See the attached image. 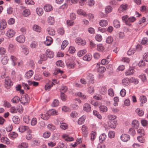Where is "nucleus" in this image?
<instances>
[{
	"label": "nucleus",
	"instance_id": "nucleus-1",
	"mask_svg": "<svg viewBox=\"0 0 148 148\" xmlns=\"http://www.w3.org/2000/svg\"><path fill=\"white\" fill-rule=\"evenodd\" d=\"M30 101V99L28 95L25 94L22 95L20 100V101L23 105L28 104Z\"/></svg>",
	"mask_w": 148,
	"mask_h": 148
},
{
	"label": "nucleus",
	"instance_id": "nucleus-2",
	"mask_svg": "<svg viewBox=\"0 0 148 148\" xmlns=\"http://www.w3.org/2000/svg\"><path fill=\"white\" fill-rule=\"evenodd\" d=\"M5 86L7 88H8V87L12 86L13 84V82L8 77H7L5 78Z\"/></svg>",
	"mask_w": 148,
	"mask_h": 148
},
{
	"label": "nucleus",
	"instance_id": "nucleus-3",
	"mask_svg": "<svg viewBox=\"0 0 148 148\" xmlns=\"http://www.w3.org/2000/svg\"><path fill=\"white\" fill-rule=\"evenodd\" d=\"M86 78L88 80V83L89 84H93L94 82V75L91 74H89L88 75Z\"/></svg>",
	"mask_w": 148,
	"mask_h": 148
},
{
	"label": "nucleus",
	"instance_id": "nucleus-4",
	"mask_svg": "<svg viewBox=\"0 0 148 148\" xmlns=\"http://www.w3.org/2000/svg\"><path fill=\"white\" fill-rule=\"evenodd\" d=\"M23 10L22 12V14L25 17L28 16L31 14V12L29 9L25 8V7H22Z\"/></svg>",
	"mask_w": 148,
	"mask_h": 148
},
{
	"label": "nucleus",
	"instance_id": "nucleus-5",
	"mask_svg": "<svg viewBox=\"0 0 148 148\" xmlns=\"http://www.w3.org/2000/svg\"><path fill=\"white\" fill-rule=\"evenodd\" d=\"M76 43L78 45H84L86 44V41L84 40H83L80 38H77L75 40Z\"/></svg>",
	"mask_w": 148,
	"mask_h": 148
},
{
	"label": "nucleus",
	"instance_id": "nucleus-6",
	"mask_svg": "<svg viewBox=\"0 0 148 148\" xmlns=\"http://www.w3.org/2000/svg\"><path fill=\"white\" fill-rule=\"evenodd\" d=\"M15 32L13 29L8 30L6 34V35L9 38H12L14 36L15 34Z\"/></svg>",
	"mask_w": 148,
	"mask_h": 148
},
{
	"label": "nucleus",
	"instance_id": "nucleus-7",
	"mask_svg": "<svg viewBox=\"0 0 148 148\" xmlns=\"http://www.w3.org/2000/svg\"><path fill=\"white\" fill-rule=\"evenodd\" d=\"M16 40L19 43H23L24 42L25 40V38L23 35H21L17 37L16 38Z\"/></svg>",
	"mask_w": 148,
	"mask_h": 148
},
{
	"label": "nucleus",
	"instance_id": "nucleus-8",
	"mask_svg": "<svg viewBox=\"0 0 148 148\" xmlns=\"http://www.w3.org/2000/svg\"><path fill=\"white\" fill-rule=\"evenodd\" d=\"M108 126L112 128H115L116 127L117 122L115 121L110 120L108 122Z\"/></svg>",
	"mask_w": 148,
	"mask_h": 148
},
{
	"label": "nucleus",
	"instance_id": "nucleus-9",
	"mask_svg": "<svg viewBox=\"0 0 148 148\" xmlns=\"http://www.w3.org/2000/svg\"><path fill=\"white\" fill-rule=\"evenodd\" d=\"M121 138L122 141L125 142L129 140L130 139V137L129 135L123 134L121 136Z\"/></svg>",
	"mask_w": 148,
	"mask_h": 148
},
{
	"label": "nucleus",
	"instance_id": "nucleus-10",
	"mask_svg": "<svg viewBox=\"0 0 148 148\" xmlns=\"http://www.w3.org/2000/svg\"><path fill=\"white\" fill-rule=\"evenodd\" d=\"M83 110L86 112H89L91 110V107L90 105L87 103H85L83 106Z\"/></svg>",
	"mask_w": 148,
	"mask_h": 148
},
{
	"label": "nucleus",
	"instance_id": "nucleus-11",
	"mask_svg": "<svg viewBox=\"0 0 148 148\" xmlns=\"http://www.w3.org/2000/svg\"><path fill=\"white\" fill-rule=\"evenodd\" d=\"M127 5L126 4H123L121 5L119 8V12L121 13L122 12L126 10L127 9Z\"/></svg>",
	"mask_w": 148,
	"mask_h": 148
},
{
	"label": "nucleus",
	"instance_id": "nucleus-12",
	"mask_svg": "<svg viewBox=\"0 0 148 148\" xmlns=\"http://www.w3.org/2000/svg\"><path fill=\"white\" fill-rule=\"evenodd\" d=\"M45 53L47 57L50 58H53L54 56L53 52L49 49L47 50Z\"/></svg>",
	"mask_w": 148,
	"mask_h": 148
},
{
	"label": "nucleus",
	"instance_id": "nucleus-13",
	"mask_svg": "<svg viewBox=\"0 0 148 148\" xmlns=\"http://www.w3.org/2000/svg\"><path fill=\"white\" fill-rule=\"evenodd\" d=\"M140 100L141 102L140 106H143V103H145L147 101V99L146 96L144 95H142L140 97Z\"/></svg>",
	"mask_w": 148,
	"mask_h": 148
},
{
	"label": "nucleus",
	"instance_id": "nucleus-14",
	"mask_svg": "<svg viewBox=\"0 0 148 148\" xmlns=\"http://www.w3.org/2000/svg\"><path fill=\"white\" fill-rule=\"evenodd\" d=\"M7 23L5 20L2 19L0 23V27L1 29L3 30L6 27Z\"/></svg>",
	"mask_w": 148,
	"mask_h": 148
},
{
	"label": "nucleus",
	"instance_id": "nucleus-15",
	"mask_svg": "<svg viewBox=\"0 0 148 148\" xmlns=\"http://www.w3.org/2000/svg\"><path fill=\"white\" fill-rule=\"evenodd\" d=\"M52 41V38L49 36H47L46 37V40L45 42V43L47 46H49L51 43Z\"/></svg>",
	"mask_w": 148,
	"mask_h": 148
},
{
	"label": "nucleus",
	"instance_id": "nucleus-16",
	"mask_svg": "<svg viewBox=\"0 0 148 148\" xmlns=\"http://www.w3.org/2000/svg\"><path fill=\"white\" fill-rule=\"evenodd\" d=\"M122 84L123 86H126L128 85L129 84L130 81V79H129L127 77L123 79L122 80Z\"/></svg>",
	"mask_w": 148,
	"mask_h": 148
},
{
	"label": "nucleus",
	"instance_id": "nucleus-17",
	"mask_svg": "<svg viewBox=\"0 0 148 148\" xmlns=\"http://www.w3.org/2000/svg\"><path fill=\"white\" fill-rule=\"evenodd\" d=\"M86 118V116L83 115L82 116L79 118L78 121V123L79 125H82L84 123L85 120Z\"/></svg>",
	"mask_w": 148,
	"mask_h": 148
},
{
	"label": "nucleus",
	"instance_id": "nucleus-18",
	"mask_svg": "<svg viewBox=\"0 0 148 148\" xmlns=\"http://www.w3.org/2000/svg\"><path fill=\"white\" fill-rule=\"evenodd\" d=\"M82 130L84 136L85 137H86L88 133L87 131V127L85 125H83L82 127Z\"/></svg>",
	"mask_w": 148,
	"mask_h": 148
},
{
	"label": "nucleus",
	"instance_id": "nucleus-19",
	"mask_svg": "<svg viewBox=\"0 0 148 148\" xmlns=\"http://www.w3.org/2000/svg\"><path fill=\"white\" fill-rule=\"evenodd\" d=\"M52 6L49 4H47L45 5L44 7V9L46 12H49L52 10Z\"/></svg>",
	"mask_w": 148,
	"mask_h": 148
},
{
	"label": "nucleus",
	"instance_id": "nucleus-20",
	"mask_svg": "<svg viewBox=\"0 0 148 148\" xmlns=\"http://www.w3.org/2000/svg\"><path fill=\"white\" fill-rule=\"evenodd\" d=\"M17 134L14 132H10L8 134V136L9 138H15L18 136Z\"/></svg>",
	"mask_w": 148,
	"mask_h": 148
},
{
	"label": "nucleus",
	"instance_id": "nucleus-21",
	"mask_svg": "<svg viewBox=\"0 0 148 148\" xmlns=\"http://www.w3.org/2000/svg\"><path fill=\"white\" fill-rule=\"evenodd\" d=\"M132 126L134 128L137 129L139 126V123L138 121L137 120H134L132 122Z\"/></svg>",
	"mask_w": 148,
	"mask_h": 148
},
{
	"label": "nucleus",
	"instance_id": "nucleus-22",
	"mask_svg": "<svg viewBox=\"0 0 148 148\" xmlns=\"http://www.w3.org/2000/svg\"><path fill=\"white\" fill-rule=\"evenodd\" d=\"M34 31L38 32H40L41 31V28L38 25H34L33 27Z\"/></svg>",
	"mask_w": 148,
	"mask_h": 148
},
{
	"label": "nucleus",
	"instance_id": "nucleus-23",
	"mask_svg": "<svg viewBox=\"0 0 148 148\" xmlns=\"http://www.w3.org/2000/svg\"><path fill=\"white\" fill-rule=\"evenodd\" d=\"M33 74V71L31 70H29L25 75V77L27 78H30Z\"/></svg>",
	"mask_w": 148,
	"mask_h": 148
},
{
	"label": "nucleus",
	"instance_id": "nucleus-24",
	"mask_svg": "<svg viewBox=\"0 0 148 148\" xmlns=\"http://www.w3.org/2000/svg\"><path fill=\"white\" fill-rule=\"evenodd\" d=\"M1 141L2 143H5L6 144H9L10 143L9 140L6 137H4L1 138Z\"/></svg>",
	"mask_w": 148,
	"mask_h": 148
},
{
	"label": "nucleus",
	"instance_id": "nucleus-25",
	"mask_svg": "<svg viewBox=\"0 0 148 148\" xmlns=\"http://www.w3.org/2000/svg\"><path fill=\"white\" fill-rule=\"evenodd\" d=\"M12 119L14 123L16 124L19 123L20 122V119L18 116H14Z\"/></svg>",
	"mask_w": 148,
	"mask_h": 148
},
{
	"label": "nucleus",
	"instance_id": "nucleus-26",
	"mask_svg": "<svg viewBox=\"0 0 148 148\" xmlns=\"http://www.w3.org/2000/svg\"><path fill=\"white\" fill-rule=\"evenodd\" d=\"M130 83H134L136 85L138 83L139 79L132 77L130 79Z\"/></svg>",
	"mask_w": 148,
	"mask_h": 148
},
{
	"label": "nucleus",
	"instance_id": "nucleus-27",
	"mask_svg": "<svg viewBox=\"0 0 148 148\" xmlns=\"http://www.w3.org/2000/svg\"><path fill=\"white\" fill-rule=\"evenodd\" d=\"M106 138V135L105 133H103L100 135L99 137V140L101 143H102L105 140Z\"/></svg>",
	"mask_w": 148,
	"mask_h": 148
},
{
	"label": "nucleus",
	"instance_id": "nucleus-28",
	"mask_svg": "<svg viewBox=\"0 0 148 148\" xmlns=\"http://www.w3.org/2000/svg\"><path fill=\"white\" fill-rule=\"evenodd\" d=\"M21 48L23 50V51L25 55H27L29 53V50L28 49L25 47L24 45H22L21 46Z\"/></svg>",
	"mask_w": 148,
	"mask_h": 148
},
{
	"label": "nucleus",
	"instance_id": "nucleus-29",
	"mask_svg": "<svg viewBox=\"0 0 148 148\" xmlns=\"http://www.w3.org/2000/svg\"><path fill=\"white\" fill-rule=\"evenodd\" d=\"M37 14L39 16H41L43 13V10L42 8H37L36 9Z\"/></svg>",
	"mask_w": 148,
	"mask_h": 148
},
{
	"label": "nucleus",
	"instance_id": "nucleus-30",
	"mask_svg": "<svg viewBox=\"0 0 148 148\" xmlns=\"http://www.w3.org/2000/svg\"><path fill=\"white\" fill-rule=\"evenodd\" d=\"M107 88L106 86L105 85L102 86L100 90V92L101 94L104 95L106 92Z\"/></svg>",
	"mask_w": 148,
	"mask_h": 148
},
{
	"label": "nucleus",
	"instance_id": "nucleus-31",
	"mask_svg": "<svg viewBox=\"0 0 148 148\" xmlns=\"http://www.w3.org/2000/svg\"><path fill=\"white\" fill-rule=\"evenodd\" d=\"M108 24L107 21L105 20H102L99 23L100 25L102 27L106 26Z\"/></svg>",
	"mask_w": 148,
	"mask_h": 148
},
{
	"label": "nucleus",
	"instance_id": "nucleus-32",
	"mask_svg": "<svg viewBox=\"0 0 148 148\" xmlns=\"http://www.w3.org/2000/svg\"><path fill=\"white\" fill-rule=\"evenodd\" d=\"M27 127L25 125H21L18 128L19 131L21 132H23L26 130Z\"/></svg>",
	"mask_w": 148,
	"mask_h": 148
},
{
	"label": "nucleus",
	"instance_id": "nucleus-33",
	"mask_svg": "<svg viewBox=\"0 0 148 148\" xmlns=\"http://www.w3.org/2000/svg\"><path fill=\"white\" fill-rule=\"evenodd\" d=\"M20 100V99L18 96H15L12 99L11 101L14 103H17Z\"/></svg>",
	"mask_w": 148,
	"mask_h": 148
},
{
	"label": "nucleus",
	"instance_id": "nucleus-34",
	"mask_svg": "<svg viewBox=\"0 0 148 148\" xmlns=\"http://www.w3.org/2000/svg\"><path fill=\"white\" fill-rule=\"evenodd\" d=\"M47 21L49 24L52 25L54 23V19L53 17L49 16L48 18Z\"/></svg>",
	"mask_w": 148,
	"mask_h": 148
},
{
	"label": "nucleus",
	"instance_id": "nucleus-35",
	"mask_svg": "<svg viewBox=\"0 0 148 148\" xmlns=\"http://www.w3.org/2000/svg\"><path fill=\"white\" fill-rule=\"evenodd\" d=\"M62 138L64 139L65 140L67 141H73L74 140V138L72 137H69L66 136V135L62 136Z\"/></svg>",
	"mask_w": 148,
	"mask_h": 148
},
{
	"label": "nucleus",
	"instance_id": "nucleus-36",
	"mask_svg": "<svg viewBox=\"0 0 148 148\" xmlns=\"http://www.w3.org/2000/svg\"><path fill=\"white\" fill-rule=\"evenodd\" d=\"M23 121L25 123L28 124L31 122V119L29 118L27 116H24L23 118Z\"/></svg>",
	"mask_w": 148,
	"mask_h": 148
},
{
	"label": "nucleus",
	"instance_id": "nucleus-37",
	"mask_svg": "<svg viewBox=\"0 0 148 148\" xmlns=\"http://www.w3.org/2000/svg\"><path fill=\"white\" fill-rule=\"evenodd\" d=\"M83 59L84 60L86 61H89L91 59V55L90 54H87L84 56Z\"/></svg>",
	"mask_w": 148,
	"mask_h": 148
},
{
	"label": "nucleus",
	"instance_id": "nucleus-38",
	"mask_svg": "<svg viewBox=\"0 0 148 148\" xmlns=\"http://www.w3.org/2000/svg\"><path fill=\"white\" fill-rule=\"evenodd\" d=\"M28 147V145L27 143L23 142L20 144L18 146V148H27Z\"/></svg>",
	"mask_w": 148,
	"mask_h": 148
},
{
	"label": "nucleus",
	"instance_id": "nucleus-39",
	"mask_svg": "<svg viewBox=\"0 0 148 148\" xmlns=\"http://www.w3.org/2000/svg\"><path fill=\"white\" fill-rule=\"evenodd\" d=\"M50 115L48 114H42L40 116V117L45 120H47L49 118Z\"/></svg>",
	"mask_w": 148,
	"mask_h": 148
},
{
	"label": "nucleus",
	"instance_id": "nucleus-40",
	"mask_svg": "<svg viewBox=\"0 0 148 148\" xmlns=\"http://www.w3.org/2000/svg\"><path fill=\"white\" fill-rule=\"evenodd\" d=\"M138 77L140 78L143 82H146L147 80V77L146 75L144 74H142L139 76Z\"/></svg>",
	"mask_w": 148,
	"mask_h": 148
},
{
	"label": "nucleus",
	"instance_id": "nucleus-41",
	"mask_svg": "<svg viewBox=\"0 0 148 148\" xmlns=\"http://www.w3.org/2000/svg\"><path fill=\"white\" fill-rule=\"evenodd\" d=\"M136 112L140 116H142L144 114V111L142 110H140L139 108H138L136 109Z\"/></svg>",
	"mask_w": 148,
	"mask_h": 148
},
{
	"label": "nucleus",
	"instance_id": "nucleus-42",
	"mask_svg": "<svg viewBox=\"0 0 148 148\" xmlns=\"http://www.w3.org/2000/svg\"><path fill=\"white\" fill-rule=\"evenodd\" d=\"M106 70V68L102 66H99L97 69V71L98 72L101 73H103Z\"/></svg>",
	"mask_w": 148,
	"mask_h": 148
},
{
	"label": "nucleus",
	"instance_id": "nucleus-43",
	"mask_svg": "<svg viewBox=\"0 0 148 148\" xmlns=\"http://www.w3.org/2000/svg\"><path fill=\"white\" fill-rule=\"evenodd\" d=\"M104 47L102 44H99L97 45V50L99 51L102 52L104 50Z\"/></svg>",
	"mask_w": 148,
	"mask_h": 148
},
{
	"label": "nucleus",
	"instance_id": "nucleus-44",
	"mask_svg": "<svg viewBox=\"0 0 148 148\" xmlns=\"http://www.w3.org/2000/svg\"><path fill=\"white\" fill-rule=\"evenodd\" d=\"M63 73V71L60 70V69H58L55 70L54 72V74L55 75H56V77L57 78H59L58 77V74L60 73V74H62Z\"/></svg>",
	"mask_w": 148,
	"mask_h": 148
},
{
	"label": "nucleus",
	"instance_id": "nucleus-45",
	"mask_svg": "<svg viewBox=\"0 0 148 148\" xmlns=\"http://www.w3.org/2000/svg\"><path fill=\"white\" fill-rule=\"evenodd\" d=\"M113 25L114 27L118 28L120 27V23L117 20H115L113 21Z\"/></svg>",
	"mask_w": 148,
	"mask_h": 148
},
{
	"label": "nucleus",
	"instance_id": "nucleus-46",
	"mask_svg": "<svg viewBox=\"0 0 148 148\" xmlns=\"http://www.w3.org/2000/svg\"><path fill=\"white\" fill-rule=\"evenodd\" d=\"M137 131L141 136H144L145 134V132L144 130L142 128H140L137 130Z\"/></svg>",
	"mask_w": 148,
	"mask_h": 148
},
{
	"label": "nucleus",
	"instance_id": "nucleus-47",
	"mask_svg": "<svg viewBox=\"0 0 148 148\" xmlns=\"http://www.w3.org/2000/svg\"><path fill=\"white\" fill-rule=\"evenodd\" d=\"M47 128L51 131H53L56 130V127L52 124H49L47 125Z\"/></svg>",
	"mask_w": 148,
	"mask_h": 148
},
{
	"label": "nucleus",
	"instance_id": "nucleus-48",
	"mask_svg": "<svg viewBox=\"0 0 148 148\" xmlns=\"http://www.w3.org/2000/svg\"><path fill=\"white\" fill-rule=\"evenodd\" d=\"M99 108L100 111L102 112H106L108 110L107 107L104 106H101Z\"/></svg>",
	"mask_w": 148,
	"mask_h": 148
},
{
	"label": "nucleus",
	"instance_id": "nucleus-49",
	"mask_svg": "<svg viewBox=\"0 0 148 148\" xmlns=\"http://www.w3.org/2000/svg\"><path fill=\"white\" fill-rule=\"evenodd\" d=\"M128 133L132 136H133L135 135L136 132L133 128H131L129 130Z\"/></svg>",
	"mask_w": 148,
	"mask_h": 148
},
{
	"label": "nucleus",
	"instance_id": "nucleus-50",
	"mask_svg": "<svg viewBox=\"0 0 148 148\" xmlns=\"http://www.w3.org/2000/svg\"><path fill=\"white\" fill-rule=\"evenodd\" d=\"M68 44V41L66 40H64L62 42L61 45V49L64 50Z\"/></svg>",
	"mask_w": 148,
	"mask_h": 148
},
{
	"label": "nucleus",
	"instance_id": "nucleus-51",
	"mask_svg": "<svg viewBox=\"0 0 148 148\" xmlns=\"http://www.w3.org/2000/svg\"><path fill=\"white\" fill-rule=\"evenodd\" d=\"M113 41V39L111 36H108V37L106 40V41L107 43L109 44H112Z\"/></svg>",
	"mask_w": 148,
	"mask_h": 148
},
{
	"label": "nucleus",
	"instance_id": "nucleus-52",
	"mask_svg": "<svg viewBox=\"0 0 148 148\" xmlns=\"http://www.w3.org/2000/svg\"><path fill=\"white\" fill-rule=\"evenodd\" d=\"M47 31L48 34L50 35L53 36L55 34V31L54 30L51 28H48Z\"/></svg>",
	"mask_w": 148,
	"mask_h": 148
},
{
	"label": "nucleus",
	"instance_id": "nucleus-53",
	"mask_svg": "<svg viewBox=\"0 0 148 148\" xmlns=\"http://www.w3.org/2000/svg\"><path fill=\"white\" fill-rule=\"evenodd\" d=\"M134 73V70L133 69H129L125 72V73L126 75L127 76L132 75Z\"/></svg>",
	"mask_w": 148,
	"mask_h": 148
},
{
	"label": "nucleus",
	"instance_id": "nucleus-54",
	"mask_svg": "<svg viewBox=\"0 0 148 148\" xmlns=\"http://www.w3.org/2000/svg\"><path fill=\"white\" fill-rule=\"evenodd\" d=\"M53 82L52 83L50 84H47L45 86V90H49V89L51 88L53 86Z\"/></svg>",
	"mask_w": 148,
	"mask_h": 148
},
{
	"label": "nucleus",
	"instance_id": "nucleus-55",
	"mask_svg": "<svg viewBox=\"0 0 148 148\" xmlns=\"http://www.w3.org/2000/svg\"><path fill=\"white\" fill-rule=\"evenodd\" d=\"M66 64L68 67L69 68L72 69L74 67V64L73 62H67Z\"/></svg>",
	"mask_w": 148,
	"mask_h": 148
},
{
	"label": "nucleus",
	"instance_id": "nucleus-56",
	"mask_svg": "<svg viewBox=\"0 0 148 148\" xmlns=\"http://www.w3.org/2000/svg\"><path fill=\"white\" fill-rule=\"evenodd\" d=\"M86 52V51L85 49L81 50L79 51L77 53V55L79 57L82 56L83 55H84Z\"/></svg>",
	"mask_w": 148,
	"mask_h": 148
},
{
	"label": "nucleus",
	"instance_id": "nucleus-57",
	"mask_svg": "<svg viewBox=\"0 0 148 148\" xmlns=\"http://www.w3.org/2000/svg\"><path fill=\"white\" fill-rule=\"evenodd\" d=\"M59 102L57 99H55L51 105L53 107H57L59 105Z\"/></svg>",
	"mask_w": 148,
	"mask_h": 148
},
{
	"label": "nucleus",
	"instance_id": "nucleus-58",
	"mask_svg": "<svg viewBox=\"0 0 148 148\" xmlns=\"http://www.w3.org/2000/svg\"><path fill=\"white\" fill-rule=\"evenodd\" d=\"M14 48L13 45L12 44H10L9 45L8 50L10 52H12L14 51Z\"/></svg>",
	"mask_w": 148,
	"mask_h": 148
},
{
	"label": "nucleus",
	"instance_id": "nucleus-59",
	"mask_svg": "<svg viewBox=\"0 0 148 148\" xmlns=\"http://www.w3.org/2000/svg\"><path fill=\"white\" fill-rule=\"evenodd\" d=\"M30 122L32 125L34 126L36 125L37 123L36 119V118H33Z\"/></svg>",
	"mask_w": 148,
	"mask_h": 148
},
{
	"label": "nucleus",
	"instance_id": "nucleus-60",
	"mask_svg": "<svg viewBox=\"0 0 148 148\" xmlns=\"http://www.w3.org/2000/svg\"><path fill=\"white\" fill-rule=\"evenodd\" d=\"M50 133L49 132H46L43 134V136L45 138H47L50 136Z\"/></svg>",
	"mask_w": 148,
	"mask_h": 148
},
{
	"label": "nucleus",
	"instance_id": "nucleus-61",
	"mask_svg": "<svg viewBox=\"0 0 148 148\" xmlns=\"http://www.w3.org/2000/svg\"><path fill=\"white\" fill-rule=\"evenodd\" d=\"M96 135V133L95 132H92L91 134V139L93 141L95 139Z\"/></svg>",
	"mask_w": 148,
	"mask_h": 148
},
{
	"label": "nucleus",
	"instance_id": "nucleus-62",
	"mask_svg": "<svg viewBox=\"0 0 148 148\" xmlns=\"http://www.w3.org/2000/svg\"><path fill=\"white\" fill-rule=\"evenodd\" d=\"M67 125L65 123H62L60 125V128L63 130H65L67 128Z\"/></svg>",
	"mask_w": 148,
	"mask_h": 148
},
{
	"label": "nucleus",
	"instance_id": "nucleus-63",
	"mask_svg": "<svg viewBox=\"0 0 148 148\" xmlns=\"http://www.w3.org/2000/svg\"><path fill=\"white\" fill-rule=\"evenodd\" d=\"M70 115L71 117L73 118H75L77 116V112L75 111H73L71 112Z\"/></svg>",
	"mask_w": 148,
	"mask_h": 148
},
{
	"label": "nucleus",
	"instance_id": "nucleus-64",
	"mask_svg": "<svg viewBox=\"0 0 148 148\" xmlns=\"http://www.w3.org/2000/svg\"><path fill=\"white\" fill-rule=\"evenodd\" d=\"M59 146L61 148H67V145L65 142H62L61 143H60Z\"/></svg>",
	"mask_w": 148,
	"mask_h": 148
}]
</instances>
